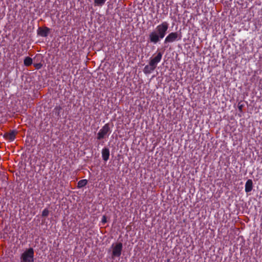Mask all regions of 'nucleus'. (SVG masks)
I'll return each mask as SVG.
<instances>
[{
	"label": "nucleus",
	"mask_w": 262,
	"mask_h": 262,
	"mask_svg": "<svg viewBox=\"0 0 262 262\" xmlns=\"http://www.w3.org/2000/svg\"><path fill=\"white\" fill-rule=\"evenodd\" d=\"M87 183L88 181L86 179L81 180L77 183V187L79 188H82L85 186Z\"/></svg>",
	"instance_id": "ddd939ff"
},
{
	"label": "nucleus",
	"mask_w": 262,
	"mask_h": 262,
	"mask_svg": "<svg viewBox=\"0 0 262 262\" xmlns=\"http://www.w3.org/2000/svg\"><path fill=\"white\" fill-rule=\"evenodd\" d=\"M20 262H34V250L33 248L26 249L20 254Z\"/></svg>",
	"instance_id": "f257e3e1"
},
{
	"label": "nucleus",
	"mask_w": 262,
	"mask_h": 262,
	"mask_svg": "<svg viewBox=\"0 0 262 262\" xmlns=\"http://www.w3.org/2000/svg\"><path fill=\"white\" fill-rule=\"evenodd\" d=\"M162 57V53L160 52H158L156 56L151 57L149 61V63L151 66L156 68L158 63L160 62Z\"/></svg>",
	"instance_id": "0eeeda50"
},
{
	"label": "nucleus",
	"mask_w": 262,
	"mask_h": 262,
	"mask_svg": "<svg viewBox=\"0 0 262 262\" xmlns=\"http://www.w3.org/2000/svg\"><path fill=\"white\" fill-rule=\"evenodd\" d=\"M8 236L7 232H5V230H0V238L6 239Z\"/></svg>",
	"instance_id": "dca6fc26"
},
{
	"label": "nucleus",
	"mask_w": 262,
	"mask_h": 262,
	"mask_svg": "<svg viewBox=\"0 0 262 262\" xmlns=\"http://www.w3.org/2000/svg\"><path fill=\"white\" fill-rule=\"evenodd\" d=\"M111 133L109 123H106L98 132L97 134V139L101 140L108 137Z\"/></svg>",
	"instance_id": "f03ea898"
},
{
	"label": "nucleus",
	"mask_w": 262,
	"mask_h": 262,
	"mask_svg": "<svg viewBox=\"0 0 262 262\" xmlns=\"http://www.w3.org/2000/svg\"><path fill=\"white\" fill-rule=\"evenodd\" d=\"M166 262H170V260L169 259H168L166 261Z\"/></svg>",
	"instance_id": "4be33fe9"
},
{
	"label": "nucleus",
	"mask_w": 262,
	"mask_h": 262,
	"mask_svg": "<svg viewBox=\"0 0 262 262\" xmlns=\"http://www.w3.org/2000/svg\"><path fill=\"white\" fill-rule=\"evenodd\" d=\"M102 157L104 161H107L110 157V150L107 148H104L102 150Z\"/></svg>",
	"instance_id": "9d476101"
},
{
	"label": "nucleus",
	"mask_w": 262,
	"mask_h": 262,
	"mask_svg": "<svg viewBox=\"0 0 262 262\" xmlns=\"http://www.w3.org/2000/svg\"><path fill=\"white\" fill-rule=\"evenodd\" d=\"M107 0H93L95 6H102Z\"/></svg>",
	"instance_id": "4468645a"
},
{
	"label": "nucleus",
	"mask_w": 262,
	"mask_h": 262,
	"mask_svg": "<svg viewBox=\"0 0 262 262\" xmlns=\"http://www.w3.org/2000/svg\"><path fill=\"white\" fill-rule=\"evenodd\" d=\"M182 36L177 32H171L165 37L164 43L167 44L181 39Z\"/></svg>",
	"instance_id": "39448f33"
},
{
	"label": "nucleus",
	"mask_w": 262,
	"mask_h": 262,
	"mask_svg": "<svg viewBox=\"0 0 262 262\" xmlns=\"http://www.w3.org/2000/svg\"><path fill=\"white\" fill-rule=\"evenodd\" d=\"M50 29L47 27L43 28L39 27L37 30V33L40 36L47 37L50 32Z\"/></svg>",
	"instance_id": "1a4fd4ad"
},
{
	"label": "nucleus",
	"mask_w": 262,
	"mask_h": 262,
	"mask_svg": "<svg viewBox=\"0 0 262 262\" xmlns=\"http://www.w3.org/2000/svg\"><path fill=\"white\" fill-rule=\"evenodd\" d=\"M16 134L17 132L13 130L10 132L5 133L4 135V137L6 139L9 140V141H13L15 140Z\"/></svg>",
	"instance_id": "6e6552de"
},
{
	"label": "nucleus",
	"mask_w": 262,
	"mask_h": 262,
	"mask_svg": "<svg viewBox=\"0 0 262 262\" xmlns=\"http://www.w3.org/2000/svg\"><path fill=\"white\" fill-rule=\"evenodd\" d=\"M169 28V24L167 21H163L158 25L155 30L162 34L164 37L167 34Z\"/></svg>",
	"instance_id": "423d86ee"
},
{
	"label": "nucleus",
	"mask_w": 262,
	"mask_h": 262,
	"mask_svg": "<svg viewBox=\"0 0 262 262\" xmlns=\"http://www.w3.org/2000/svg\"><path fill=\"white\" fill-rule=\"evenodd\" d=\"M112 258H115L116 257H119L122 251L123 248V244L121 242L117 243L115 245L113 244L112 245Z\"/></svg>",
	"instance_id": "7ed1b4c3"
},
{
	"label": "nucleus",
	"mask_w": 262,
	"mask_h": 262,
	"mask_svg": "<svg viewBox=\"0 0 262 262\" xmlns=\"http://www.w3.org/2000/svg\"><path fill=\"white\" fill-rule=\"evenodd\" d=\"M155 69L156 68L154 67L151 66V64H150V63H149L148 65L145 66V67L144 68L143 72L146 74H150L152 71H154Z\"/></svg>",
	"instance_id": "f8f14e48"
},
{
	"label": "nucleus",
	"mask_w": 262,
	"mask_h": 262,
	"mask_svg": "<svg viewBox=\"0 0 262 262\" xmlns=\"http://www.w3.org/2000/svg\"><path fill=\"white\" fill-rule=\"evenodd\" d=\"M62 108L60 106H56L54 110L55 112V113L57 114L58 116H60V111L61 110Z\"/></svg>",
	"instance_id": "f3484780"
},
{
	"label": "nucleus",
	"mask_w": 262,
	"mask_h": 262,
	"mask_svg": "<svg viewBox=\"0 0 262 262\" xmlns=\"http://www.w3.org/2000/svg\"><path fill=\"white\" fill-rule=\"evenodd\" d=\"M107 222V217L105 215H103L102 217L101 223L102 225H104Z\"/></svg>",
	"instance_id": "6ab92c4d"
},
{
	"label": "nucleus",
	"mask_w": 262,
	"mask_h": 262,
	"mask_svg": "<svg viewBox=\"0 0 262 262\" xmlns=\"http://www.w3.org/2000/svg\"><path fill=\"white\" fill-rule=\"evenodd\" d=\"M164 37L162 34L159 33L156 30H154L150 32L148 35V41L154 44H156Z\"/></svg>",
	"instance_id": "20e7f679"
},
{
	"label": "nucleus",
	"mask_w": 262,
	"mask_h": 262,
	"mask_svg": "<svg viewBox=\"0 0 262 262\" xmlns=\"http://www.w3.org/2000/svg\"><path fill=\"white\" fill-rule=\"evenodd\" d=\"M243 105L242 104H240L239 103L238 104V109L239 112H242L243 110Z\"/></svg>",
	"instance_id": "412c9836"
},
{
	"label": "nucleus",
	"mask_w": 262,
	"mask_h": 262,
	"mask_svg": "<svg viewBox=\"0 0 262 262\" xmlns=\"http://www.w3.org/2000/svg\"><path fill=\"white\" fill-rule=\"evenodd\" d=\"M49 212L48 209L45 208L42 212L41 216L44 217H47L49 215Z\"/></svg>",
	"instance_id": "a211bd4d"
},
{
	"label": "nucleus",
	"mask_w": 262,
	"mask_h": 262,
	"mask_svg": "<svg viewBox=\"0 0 262 262\" xmlns=\"http://www.w3.org/2000/svg\"><path fill=\"white\" fill-rule=\"evenodd\" d=\"M34 66L36 69L38 70V69H40L42 67V65L41 63H34Z\"/></svg>",
	"instance_id": "aec40b11"
},
{
	"label": "nucleus",
	"mask_w": 262,
	"mask_h": 262,
	"mask_svg": "<svg viewBox=\"0 0 262 262\" xmlns=\"http://www.w3.org/2000/svg\"><path fill=\"white\" fill-rule=\"evenodd\" d=\"M253 188V182L252 180L249 179L245 184V191L248 193L250 192Z\"/></svg>",
	"instance_id": "9b49d317"
},
{
	"label": "nucleus",
	"mask_w": 262,
	"mask_h": 262,
	"mask_svg": "<svg viewBox=\"0 0 262 262\" xmlns=\"http://www.w3.org/2000/svg\"><path fill=\"white\" fill-rule=\"evenodd\" d=\"M24 63L25 66H29L32 63V59L30 57H27L25 58Z\"/></svg>",
	"instance_id": "2eb2a0df"
}]
</instances>
